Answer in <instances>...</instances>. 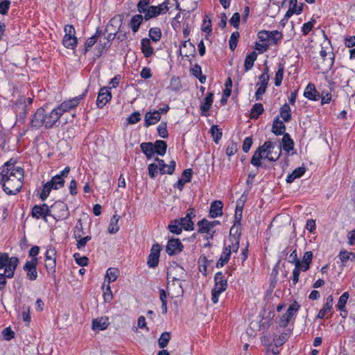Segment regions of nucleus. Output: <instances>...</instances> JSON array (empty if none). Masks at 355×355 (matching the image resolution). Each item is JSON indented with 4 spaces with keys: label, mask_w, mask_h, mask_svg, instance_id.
Returning a JSON list of instances; mask_svg holds the SVG:
<instances>
[{
    "label": "nucleus",
    "mask_w": 355,
    "mask_h": 355,
    "mask_svg": "<svg viewBox=\"0 0 355 355\" xmlns=\"http://www.w3.org/2000/svg\"><path fill=\"white\" fill-rule=\"evenodd\" d=\"M279 146H282V149L283 148L285 151L288 153H289L291 150L293 149L294 141L288 133H285L283 135L282 144Z\"/></svg>",
    "instance_id": "28"
},
{
    "label": "nucleus",
    "mask_w": 355,
    "mask_h": 355,
    "mask_svg": "<svg viewBox=\"0 0 355 355\" xmlns=\"http://www.w3.org/2000/svg\"><path fill=\"white\" fill-rule=\"evenodd\" d=\"M157 112L154 110L153 112L150 111L146 113L144 116V126L146 128L154 125L160 121L161 116Z\"/></svg>",
    "instance_id": "24"
},
{
    "label": "nucleus",
    "mask_w": 355,
    "mask_h": 355,
    "mask_svg": "<svg viewBox=\"0 0 355 355\" xmlns=\"http://www.w3.org/2000/svg\"><path fill=\"white\" fill-rule=\"evenodd\" d=\"M141 50L145 58H150L154 54L153 48L148 38H143L141 40Z\"/></svg>",
    "instance_id": "25"
},
{
    "label": "nucleus",
    "mask_w": 355,
    "mask_h": 355,
    "mask_svg": "<svg viewBox=\"0 0 355 355\" xmlns=\"http://www.w3.org/2000/svg\"><path fill=\"white\" fill-rule=\"evenodd\" d=\"M22 185V181L8 179L3 184V189L8 195H16L20 192Z\"/></svg>",
    "instance_id": "10"
},
{
    "label": "nucleus",
    "mask_w": 355,
    "mask_h": 355,
    "mask_svg": "<svg viewBox=\"0 0 355 355\" xmlns=\"http://www.w3.org/2000/svg\"><path fill=\"white\" fill-rule=\"evenodd\" d=\"M257 58V54L255 51H252L250 53L248 54L245 59V71H248L250 70L253 66L254 61Z\"/></svg>",
    "instance_id": "33"
},
{
    "label": "nucleus",
    "mask_w": 355,
    "mask_h": 355,
    "mask_svg": "<svg viewBox=\"0 0 355 355\" xmlns=\"http://www.w3.org/2000/svg\"><path fill=\"white\" fill-rule=\"evenodd\" d=\"M92 237L90 236H86L85 237H82V236L76 239L77 241L76 246L78 250H81L86 245L87 243L90 241Z\"/></svg>",
    "instance_id": "63"
},
{
    "label": "nucleus",
    "mask_w": 355,
    "mask_h": 355,
    "mask_svg": "<svg viewBox=\"0 0 355 355\" xmlns=\"http://www.w3.org/2000/svg\"><path fill=\"white\" fill-rule=\"evenodd\" d=\"M284 64L282 63H279L278 65V70L277 71V72L275 73V86L278 87L282 84L283 77H284Z\"/></svg>",
    "instance_id": "47"
},
{
    "label": "nucleus",
    "mask_w": 355,
    "mask_h": 355,
    "mask_svg": "<svg viewBox=\"0 0 355 355\" xmlns=\"http://www.w3.org/2000/svg\"><path fill=\"white\" fill-rule=\"evenodd\" d=\"M73 257L77 264L80 266H85L88 264V258L85 256L81 257L79 253L76 252L73 254Z\"/></svg>",
    "instance_id": "61"
},
{
    "label": "nucleus",
    "mask_w": 355,
    "mask_h": 355,
    "mask_svg": "<svg viewBox=\"0 0 355 355\" xmlns=\"http://www.w3.org/2000/svg\"><path fill=\"white\" fill-rule=\"evenodd\" d=\"M183 245L179 239H171L168 240L166 247V252L170 256L175 255L182 252Z\"/></svg>",
    "instance_id": "15"
},
{
    "label": "nucleus",
    "mask_w": 355,
    "mask_h": 355,
    "mask_svg": "<svg viewBox=\"0 0 355 355\" xmlns=\"http://www.w3.org/2000/svg\"><path fill=\"white\" fill-rule=\"evenodd\" d=\"M349 294L348 292H345L338 299V304H336V307L338 310L342 312H346L345 305L349 299Z\"/></svg>",
    "instance_id": "41"
},
{
    "label": "nucleus",
    "mask_w": 355,
    "mask_h": 355,
    "mask_svg": "<svg viewBox=\"0 0 355 355\" xmlns=\"http://www.w3.org/2000/svg\"><path fill=\"white\" fill-rule=\"evenodd\" d=\"M64 185V180L60 176L55 175L51 178V180L46 182L44 186L42 191L40 193V198L42 200H45L52 189L58 190Z\"/></svg>",
    "instance_id": "2"
},
{
    "label": "nucleus",
    "mask_w": 355,
    "mask_h": 355,
    "mask_svg": "<svg viewBox=\"0 0 355 355\" xmlns=\"http://www.w3.org/2000/svg\"><path fill=\"white\" fill-rule=\"evenodd\" d=\"M171 339V334L168 331L162 333L158 339V345L160 348H165Z\"/></svg>",
    "instance_id": "44"
},
{
    "label": "nucleus",
    "mask_w": 355,
    "mask_h": 355,
    "mask_svg": "<svg viewBox=\"0 0 355 355\" xmlns=\"http://www.w3.org/2000/svg\"><path fill=\"white\" fill-rule=\"evenodd\" d=\"M126 120L128 124H135L141 120V114L139 112L135 111Z\"/></svg>",
    "instance_id": "62"
},
{
    "label": "nucleus",
    "mask_w": 355,
    "mask_h": 355,
    "mask_svg": "<svg viewBox=\"0 0 355 355\" xmlns=\"http://www.w3.org/2000/svg\"><path fill=\"white\" fill-rule=\"evenodd\" d=\"M280 116L284 121L288 123L291 119V110L287 103H284L280 108Z\"/></svg>",
    "instance_id": "36"
},
{
    "label": "nucleus",
    "mask_w": 355,
    "mask_h": 355,
    "mask_svg": "<svg viewBox=\"0 0 355 355\" xmlns=\"http://www.w3.org/2000/svg\"><path fill=\"white\" fill-rule=\"evenodd\" d=\"M263 111L264 108L261 103H255L251 109V118L257 119L263 114Z\"/></svg>",
    "instance_id": "40"
},
{
    "label": "nucleus",
    "mask_w": 355,
    "mask_h": 355,
    "mask_svg": "<svg viewBox=\"0 0 355 355\" xmlns=\"http://www.w3.org/2000/svg\"><path fill=\"white\" fill-rule=\"evenodd\" d=\"M320 55L323 59L324 62V70H325L327 72L331 70L334 63V53L332 51L327 52V51L324 49V47L322 46V49L320 51Z\"/></svg>",
    "instance_id": "17"
},
{
    "label": "nucleus",
    "mask_w": 355,
    "mask_h": 355,
    "mask_svg": "<svg viewBox=\"0 0 355 355\" xmlns=\"http://www.w3.org/2000/svg\"><path fill=\"white\" fill-rule=\"evenodd\" d=\"M208 220L206 218H203L200 220H199L197 223V225L198 226V232L201 234H209L211 227L207 225Z\"/></svg>",
    "instance_id": "48"
},
{
    "label": "nucleus",
    "mask_w": 355,
    "mask_h": 355,
    "mask_svg": "<svg viewBox=\"0 0 355 355\" xmlns=\"http://www.w3.org/2000/svg\"><path fill=\"white\" fill-rule=\"evenodd\" d=\"M87 93V89H85V91L82 94L74 98H72L69 101H65L62 102L59 106L56 107L57 110L62 115L64 112H69L71 110L74 109L79 105L80 101L85 98Z\"/></svg>",
    "instance_id": "6"
},
{
    "label": "nucleus",
    "mask_w": 355,
    "mask_h": 355,
    "mask_svg": "<svg viewBox=\"0 0 355 355\" xmlns=\"http://www.w3.org/2000/svg\"><path fill=\"white\" fill-rule=\"evenodd\" d=\"M155 161L157 162V164L161 175H172L174 173L176 166V163L174 160L171 161L168 165L166 164L163 159L157 157L155 158Z\"/></svg>",
    "instance_id": "16"
},
{
    "label": "nucleus",
    "mask_w": 355,
    "mask_h": 355,
    "mask_svg": "<svg viewBox=\"0 0 355 355\" xmlns=\"http://www.w3.org/2000/svg\"><path fill=\"white\" fill-rule=\"evenodd\" d=\"M64 31L65 35L62 39L63 45L67 49H75L77 46L78 40L75 35L76 31L74 27L72 25L68 24L64 26Z\"/></svg>",
    "instance_id": "4"
},
{
    "label": "nucleus",
    "mask_w": 355,
    "mask_h": 355,
    "mask_svg": "<svg viewBox=\"0 0 355 355\" xmlns=\"http://www.w3.org/2000/svg\"><path fill=\"white\" fill-rule=\"evenodd\" d=\"M51 216L55 220H62L68 218L69 211L67 204L62 201H57L51 206Z\"/></svg>",
    "instance_id": "3"
},
{
    "label": "nucleus",
    "mask_w": 355,
    "mask_h": 355,
    "mask_svg": "<svg viewBox=\"0 0 355 355\" xmlns=\"http://www.w3.org/2000/svg\"><path fill=\"white\" fill-rule=\"evenodd\" d=\"M110 87H101L98 92L96 105L98 108H103L112 98V94L110 91Z\"/></svg>",
    "instance_id": "14"
},
{
    "label": "nucleus",
    "mask_w": 355,
    "mask_h": 355,
    "mask_svg": "<svg viewBox=\"0 0 355 355\" xmlns=\"http://www.w3.org/2000/svg\"><path fill=\"white\" fill-rule=\"evenodd\" d=\"M119 216L114 215L110 220V223L108 227V232L110 234H115L119 230V226L118 225Z\"/></svg>",
    "instance_id": "42"
},
{
    "label": "nucleus",
    "mask_w": 355,
    "mask_h": 355,
    "mask_svg": "<svg viewBox=\"0 0 355 355\" xmlns=\"http://www.w3.org/2000/svg\"><path fill=\"white\" fill-rule=\"evenodd\" d=\"M155 153L159 155L164 156L167 150L166 142L164 140H157L154 144Z\"/></svg>",
    "instance_id": "34"
},
{
    "label": "nucleus",
    "mask_w": 355,
    "mask_h": 355,
    "mask_svg": "<svg viewBox=\"0 0 355 355\" xmlns=\"http://www.w3.org/2000/svg\"><path fill=\"white\" fill-rule=\"evenodd\" d=\"M214 287L211 291V301L214 304L218 302L220 295L227 288V281L222 272H218L214 276Z\"/></svg>",
    "instance_id": "1"
},
{
    "label": "nucleus",
    "mask_w": 355,
    "mask_h": 355,
    "mask_svg": "<svg viewBox=\"0 0 355 355\" xmlns=\"http://www.w3.org/2000/svg\"><path fill=\"white\" fill-rule=\"evenodd\" d=\"M144 13V19L148 21L153 17H155L161 14V10L158 7L155 6H148L145 9Z\"/></svg>",
    "instance_id": "30"
},
{
    "label": "nucleus",
    "mask_w": 355,
    "mask_h": 355,
    "mask_svg": "<svg viewBox=\"0 0 355 355\" xmlns=\"http://www.w3.org/2000/svg\"><path fill=\"white\" fill-rule=\"evenodd\" d=\"M56 251L54 248L48 249L45 253V268L48 274L55 278V268H56V261H55Z\"/></svg>",
    "instance_id": "7"
},
{
    "label": "nucleus",
    "mask_w": 355,
    "mask_h": 355,
    "mask_svg": "<svg viewBox=\"0 0 355 355\" xmlns=\"http://www.w3.org/2000/svg\"><path fill=\"white\" fill-rule=\"evenodd\" d=\"M300 307V305L296 301L291 304L288 308L286 312L280 318L278 322L279 325L281 327H286L293 317L297 313Z\"/></svg>",
    "instance_id": "8"
},
{
    "label": "nucleus",
    "mask_w": 355,
    "mask_h": 355,
    "mask_svg": "<svg viewBox=\"0 0 355 355\" xmlns=\"http://www.w3.org/2000/svg\"><path fill=\"white\" fill-rule=\"evenodd\" d=\"M289 335L287 333H282L278 337L274 338V344L276 347H279L284 344L288 339Z\"/></svg>",
    "instance_id": "54"
},
{
    "label": "nucleus",
    "mask_w": 355,
    "mask_h": 355,
    "mask_svg": "<svg viewBox=\"0 0 355 355\" xmlns=\"http://www.w3.org/2000/svg\"><path fill=\"white\" fill-rule=\"evenodd\" d=\"M84 234L81 219H79L74 227L73 235L76 239L80 238Z\"/></svg>",
    "instance_id": "59"
},
{
    "label": "nucleus",
    "mask_w": 355,
    "mask_h": 355,
    "mask_svg": "<svg viewBox=\"0 0 355 355\" xmlns=\"http://www.w3.org/2000/svg\"><path fill=\"white\" fill-rule=\"evenodd\" d=\"M315 22L316 21L314 19H311V21L304 24L302 27V31L303 35H308L309 33V32L313 28Z\"/></svg>",
    "instance_id": "60"
},
{
    "label": "nucleus",
    "mask_w": 355,
    "mask_h": 355,
    "mask_svg": "<svg viewBox=\"0 0 355 355\" xmlns=\"http://www.w3.org/2000/svg\"><path fill=\"white\" fill-rule=\"evenodd\" d=\"M9 163H5L1 167H0V184H3L4 182L7 181L10 178L8 176V168Z\"/></svg>",
    "instance_id": "58"
},
{
    "label": "nucleus",
    "mask_w": 355,
    "mask_h": 355,
    "mask_svg": "<svg viewBox=\"0 0 355 355\" xmlns=\"http://www.w3.org/2000/svg\"><path fill=\"white\" fill-rule=\"evenodd\" d=\"M231 256V245H225L223 249L222 254L216 263L217 268H221L228 263Z\"/></svg>",
    "instance_id": "23"
},
{
    "label": "nucleus",
    "mask_w": 355,
    "mask_h": 355,
    "mask_svg": "<svg viewBox=\"0 0 355 355\" xmlns=\"http://www.w3.org/2000/svg\"><path fill=\"white\" fill-rule=\"evenodd\" d=\"M148 35L150 38L155 42L159 41L162 37V32L159 28H151L149 30Z\"/></svg>",
    "instance_id": "50"
},
{
    "label": "nucleus",
    "mask_w": 355,
    "mask_h": 355,
    "mask_svg": "<svg viewBox=\"0 0 355 355\" xmlns=\"http://www.w3.org/2000/svg\"><path fill=\"white\" fill-rule=\"evenodd\" d=\"M304 167H298L295 168L291 173L288 174L286 177V182L288 184L292 183L295 179L301 178L305 173Z\"/></svg>",
    "instance_id": "31"
},
{
    "label": "nucleus",
    "mask_w": 355,
    "mask_h": 355,
    "mask_svg": "<svg viewBox=\"0 0 355 355\" xmlns=\"http://www.w3.org/2000/svg\"><path fill=\"white\" fill-rule=\"evenodd\" d=\"M10 0H3L0 3V14L6 15L9 10L10 6Z\"/></svg>",
    "instance_id": "64"
},
{
    "label": "nucleus",
    "mask_w": 355,
    "mask_h": 355,
    "mask_svg": "<svg viewBox=\"0 0 355 355\" xmlns=\"http://www.w3.org/2000/svg\"><path fill=\"white\" fill-rule=\"evenodd\" d=\"M265 155L259 148V147L254 152L252 159H251V164L256 166V167H260L261 166V160L264 158Z\"/></svg>",
    "instance_id": "35"
},
{
    "label": "nucleus",
    "mask_w": 355,
    "mask_h": 355,
    "mask_svg": "<svg viewBox=\"0 0 355 355\" xmlns=\"http://www.w3.org/2000/svg\"><path fill=\"white\" fill-rule=\"evenodd\" d=\"M240 37V34L238 31L234 32L232 33L230 40L229 45L230 49L233 51L235 50L237 46L238 40Z\"/></svg>",
    "instance_id": "53"
},
{
    "label": "nucleus",
    "mask_w": 355,
    "mask_h": 355,
    "mask_svg": "<svg viewBox=\"0 0 355 355\" xmlns=\"http://www.w3.org/2000/svg\"><path fill=\"white\" fill-rule=\"evenodd\" d=\"M351 256L355 257V253L348 252L346 250H343L340 252L338 257L342 262L343 266L346 265V263L349 260Z\"/></svg>",
    "instance_id": "51"
},
{
    "label": "nucleus",
    "mask_w": 355,
    "mask_h": 355,
    "mask_svg": "<svg viewBox=\"0 0 355 355\" xmlns=\"http://www.w3.org/2000/svg\"><path fill=\"white\" fill-rule=\"evenodd\" d=\"M210 132L213 137L215 143L218 144L223 136L222 130L217 125H213L210 129Z\"/></svg>",
    "instance_id": "45"
},
{
    "label": "nucleus",
    "mask_w": 355,
    "mask_h": 355,
    "mask_svg": "<svg viewBox=\"0 0 355 355\" xmlns=\"http://www.w3.org/2000/svg\"><path fill=\"white\" fill-rule=\"evenodd\" d=\"M140 148L148 159L153 158L155 154V146L152 142H143L141 144Z\"/></svg>",
    "instance_id": "27"
},
{
    "label": "nucleus",
    "mask_w": 355,
    "mask_h": 355,
    "mask_svg": "<svg viewBox=\"0 0 355 355\" xmlns=\"http://www.w3.org/2000/svg\"><path fill=\"white\" fill-rule=\"evenodd\" d=\"M223 204L220 200H214L211 203L209 209V216L215 218L223 215Z\"/></svg>",
    "instance_id": "21"
},
{
    "label": "nucleus",
    "mask_w": 355,
    "mask_h": 355,
    "mask_svg": "<svg viewBox=\"0 0 355 355\" xmlns=\"http://www.w3.org/2000/svg\"><path fill=\"white\" fill-rule=\"evenodd\" d=\"M141 13L134 15L130 21V26L134 33H137L144 19V16Z\"/></svg>",
    "instance_id": "29"
},
{
    "label": "nucleus",
    "mask_w": 355,
    "mask_h": 355,
    "mask_svg": "<svg viewBox=\"0 0 355 355\" xmlns=\"http://www.w3.org/2000/svg\"><path fill=\"white\" fill-rule=\"evenodd\" d=\"M62 116V114L57 110V108H54L49 114L46 113L45 116V128L46 129H50L53 128V125H55L56 122L60 119Z\"/></svg>",
    "instance_id": "18"
},
{
    "label": "nucleus",
    "mask_w": 355,
    "mask_h": 355,
    "mask_svg": "<svg viewBox=\"0 0 355 355\" xmlns=\"http://www.w3.org/2000/svg\"><path fill=\"white\" fill-rule=\"evenodd\" d=\"M38 265V259H32L31 261H27L24 267V270L26 272V277L31 281H35L38 277L37 266Z\"/></svg>",
    "instance_id": "9"
},
{
    "label": "nucleus",
    "mask_w": 355,
    "mask_h": 355,
    "mask_svg": "<svg viewBox=\"0 0 355 355\" xmlns=\"http://www.w3.org/2000/svg\"><path fill=\"white\" fill-rule=\"evenodd\" d=\"M31 215L35 218H43L46 220V216H51V208L45 203L42 205H35L32 208Z\"/></svg>",
    "instance_id": "11"
},
{
    "label": "nucleus",
    "mask_w": 355,
    "mask_h": 355,
    "mask_svg": "<svg viewBox=\"0 0 355 355\" xmlns=\"http://www.w3.org/2000/svg\"><path fill=\"white\" fill-rule=\"evenodd\" d=\"M276 145L275 142L272 141H266L261 146L259 147L263 154L266 153V155H270L272 150Z\"/></svg>",
    "instance_id": "43"
},
{
    "label": "nucleus",
    "mask_w": 355,
    "mask_h": 355,
    "mask_svg": "<svg viewBox=\"0 0 355 355\" xmlns=\"http://www.w3.org/2000/svg\"><path fill=\"white\" fill-rule=\"evenodd\" d=\"M25 96H20L13 105V110L16 114L17 122L24 123L27 114V105H26Z\"/></svg>",
    "instance_id": "5"
},
{
    "label": "nucleus",
    "mask_w": 355,
    "mask_h": 355,
    "mask_svg": "<svg viewBox=\"0 0 355 355\" xmlns=\"http://www.w3.org/2000/svg\"><path fill=\"white\" fill-rule=\"evenodd\" d=\"M282 36V33L278 31H269V41H271V44H277Z\"/></svg>",
    "instance_id": "55"
},
{
    "label": "nucleus",
    "mask_w": 355,
    "mask_h": 355,
    "mask_svg": "<svg viewBox=\"0 0 355 355\" xmlns=\"http://www.w3.org/2000/svg\"><path fill=\"white\" fill-rule=\"evenodd\" d=\"M168 230L175 234H180L182 231V227L180 225V222L178 219H175L171 222L168 226Z\"/></svg>",
    "instance_id": "39"
},
{
    "label": "nucleus",
    "mask_w": 355,
    "mask_h": 355,
    "mask_svg": "<svg viewBox=\"0 0 355 355\" xmlns=\"http://www.w3.org/2000/svg\"><path fill=\"white\" fill-rule=\"evenodd\" d=\"M110 46V44H108V42H102L101 40H100L99 43L96 46L94 51H95V56L99 58L102 55V54L107 49H108Z\"/></svg>",
    "instance_id": "46"
},
{
    "label": "nucleus",
    "mask_w": 355,
    "mask_h": 355,
    "mask_svg": "<svg viewBox=\"0 0 355 355\" xmlns=\"http://www.w3.org/2000/svg\"><path fill=\"white\" fill-rule=\"evenodd\" d=\"M108 318L101 317L92 320V329L94 331L104 330L109 325Z\"/></svg>",
    "instance_id": "26"
},
{
    "label": "nucleus",
    "mask_w": 355,
    "mask_h": 355,
    "mask_svg": "<svg viewBox=\"0 0 355 355\" xmlns=\"http://www.w3.org/2000/svg\"><path fill=\"white\" fill-rule=\"evenodd\" d=\"M157 132L159 137L166 139L168 137L167 123L162 121L157 127Z\"/></svg>",
    "instance_id": "57"
},
{
    "label": "nucleus",
    "mask_w": 355,
    "mask_h": 355,
    "mask_svg": "<svg viewBox=\"0 0 355 355\" xmlns=\"http://www.w3.org/2000/svg\"><path fill=\"white\" fill-rule=\"evenodd\" d=\"M189 40H190L188 39L187 40L182 42L180 46V49L182 47H184L185 49H187V46H189L188 51L184 55L185 57H189V55H193V56L195 55V53H196L195 46L191 42H190Z\"/></svg>",
    "instance_id": "49"
},
{
    "label": "nucleus",
    "mask_w": 355,
    "mask_h": 355,
    "mask_svg": "<svg viewBox=\"0 0 355 355\" xmlns=\"http://www.w3.org/2000/svg\"><path fill=\"white\" fill-rule=\"evenodd\" d=\"M123 21V16L121 15H117L113 17L107 25L106 31H109L110 29L116 30L117 32H121V26Z\"/></svg>",
    "instance_id": "19"
},
{
    "label": "nucleus",
    "mask_w": 355,
    "mask_h": 355,
    "mask_svg": "<svg viewBox=\"0 0 355 355\" xmlns=\"http://www.w3.org/2000/svg\"><path fill=\"white\" fill-rule=\"evenodd\" d=\"M304 96L311 101H318L320 98V94L317 91L315 86L313 83H309L305 88Z\"/></svg>",
    "instance_id": "20"
},
{
    "label": "nucleus",
    "mask_w": 355,
    "mask_h": 355,
    "mask_svg": "<svg viewBox=\"0 0 355 355\" xmlns=\"http://www.w3.org/2000/svg\"><path fill=\"white\" fill-rule=\"evenodd\" d=\"M148 171L149 177L151 179H155L158 173L159 172V168L158 167L157 164L156 163H151L148 166Z\"/></svg>",
    "instance_id": "56"
},
{
    "label": "nucleus",
    "mask_w": 355,
    "mask_h": 355,
    "mask_svg": "<svg viewBox=\"0 0 355 355\" xmlns=\"http://www.w3.org/2000/svg\"><path fill=\"white\" fill-rule=\"evenodd\" d=\"M161 246L158 243L153 245L150 254L148 257L147 264L149 268H155L158 266Z\"/></svg>",
    "instance_id": "13"
},
{
    "label": "nucleus",
    "mask_w": 355,
    "mask_h": 355,
    "mask_svg": "<svg viewBox=\"0 0 355 355\" xmlns=\"http://www.w3.org/2000/svg\"><path fill=\"white\" fill-rule=\"evenodd\" d=\"M119 275V270L115 268H110L106 272L105 279H107L108 285L116 280Z\"/></svg>",
    "instance_id": "38"
},
{
    "label": "nucleus",
    "mask_w": 355,
    "mask_h": 355,
    "mask_svg": "<svg viewBox=\"0 0 355 355\" xmlns=\"http://www.w3.org/2000/svg\"><path fill=\"white\" fill-rule=\"evenodd\" d=\"M333 296L332 295H329L327 298V302L326 303L324 304L323 306V308L319 311V313H318L317 315V318H319V319H323L327 311H330L332 308V304H333Z\"/></svg>",
    "instance_id": "32"
},
{
    "label": "nucleus",
    "mask_w": 355,
    "mask_h": 355,
    "mask_svg": "<svg viewBox=\"0 0 355 355\" xmlns=\"http://www.w3.org/2000/svg\"><path fill=\"white\" fill-rule=\"evenodd\" d=\"M213 101L214 94L212 92H209L204 98L203 103L200 106L202 116H209L208 112L212 105Z\"/></svg>",
    "instance_id": "22"
},
{
    "label": "nucleus",
    "mask_w": 355,
    "mask_h": 355,
    "mask_svg": "<svg viewBox=\"0 0 355 355\" xmlns=\"http://www.w3.org/2000/svg\"><path fill=\"white\" fill-rule=\"evenodd\" d=\"M180 225L186 231H191L194 229V223L189 219V216L181 218L180 220Z\"/></svg>",
    "instance_id": "37"
},
{
    "label": "nucleus",
    "mask_w": 355,
    "mask_h": 355,
    "mask_svg": "<svg viewBox=\"0 0 355 355\" xmlns=\"http://www.w3.org/2000/svg\"><path fill=\"white\" fill-rule=\"evenodd\" d=\"M182 87L180 80L178 77L173 76L171 79L170 85L168 87L171 91L177 92Z\"/></svg>",
    "instance_id": "52"
},
{
    "label": "nucleus",
    "mask_w": 355,
    "mask_h": 355,
    "mask_svg": "<svg viewBox=\"0 0 355 355\" xmlns=\"http://www.w3.org/2000/svg\"><path fill=\"white\" fill-rule=\"evenodd\" d=\"M45 110L43 107L38 108L31 119V127L32 128L39 129L42 125L45 126Z\"/></svg>",
    "instance_id": "12"
}]
</instances>
